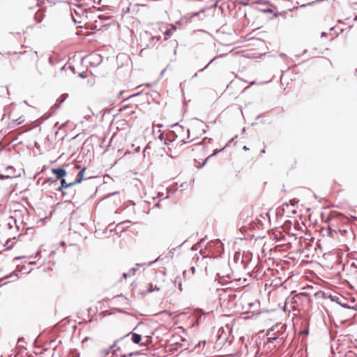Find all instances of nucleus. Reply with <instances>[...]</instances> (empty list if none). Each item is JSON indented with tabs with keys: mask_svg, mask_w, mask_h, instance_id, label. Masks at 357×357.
Masks as SVG:
<instances>
[{
	"mask_svg": "<svg viewBox=\"0 0 357 357\" xmlns=\"http://www.w3.org/2000/svg\"><path fill=\"white\" fill-rule=\"evenodd\" d=\"M128 275H130L128 273H125L123 274V277L124 278H126Z\"/></svg>",
	"mask_w": 357,
	"mask_h": 357,
	"instance_id": "14",
	"label": "nucleus"
},
{
	"mask_svg": "<svg viewBox=\"0 0 357 357\" xmlns=\"http://www.w3.org/2000/svg\"><path fill=\"white\" fill-rule=\"evenodd\" d=\"M89 62L91 66H96L102 62V57L97 53H93L89 56Z\"/></svg>",
	"mask_w": 357,
	"mask_h": 357,
	"instance_id": "3",
	"label": "nucleus"
},
{
	"mask_svg": "<svg viewBox=\"0 0 357 357\" xmlns=\"http://www.w3.org/2000/svg\"><path fill=\"white\" fill-rule=\"evenodd\" d=\"M116 346V342L114 343V344L111 347L112 348Z\"/></svg>",
	"mask_w": 357,
	"mask_h": 357,
	"instance_id": "23",
	"label": "nucleus"
},
{
	"mask_svg": "<svg viewBox=\"0 0 357 357\" xmlns=\"http://www.w3.org/2000/svg\"><path fill=\"white\" fill-rule=\"evenodd\" d=\"M285 331L284 324H277L273 326L269 331H268L267 342L271 343L275 340H278L280 335H282Z\"/></svg>",
	"mask_w": 357,
	"mask_h": 357,
	"instance_id": "2",
	"label": "nucleus"
},
{
	"mask_svg": "<svg viewBox=\"0 0 357 357\" xmlns=\"http://www.w3.org/2000/svg\"><path fill=\"white\" fill-rule=\"evenodd\" d=\"M22 121H23V120H20V119H18L17 124H20Z\"/></svg>",
	"mask_w": 357,
	"mask_h": 357,
	"instance_id": "16",
	"label": "nucleus"
},
{
	"mask_svg": "<svg viewBox=\"0 0 357 357\" xmlns=\"http://www.w3.org/2000/svg\"><path fill=\"white\" fill-rule=\"evenodd\" d=\"M68 96V93H63L59 97V98L56 100V102L51 108V109L53 110V112L60 107L61 105L66 100Z\"/></svg>",
	"mask_w": 357,
	"mask_h": 357,
	"instance_id": "4",
	"label": "nucleus"
},
{
	"mask_svg": "<svg viewBox=\"0 0 357 357\" xmlns=\"http://www.w3.org/2000/svg\"><path fill=\"white\" fill-rule=\"evenodd\" d=\"M173 142H174V140H168L167 141V140L165 139V144H167V145L170 144V143H172Z\"/></svg>",
	"mask_w": 357,
	"mask_h": 357,
	"instance_id": "13",
	"label": "nucleus"
},
{
	"mask_svg": "<svg viewBox=\"0 0 357 357\" xmlns=\"http://www.w3.org/2000/svg\"><path fill=\"white\" fill-rule=\"evenodd\" d=\"M187 132L189 134V132H190V130L189 129H187Z\"/></svg>",
	"mask_w": 357,
	"mask_h": 357,
	"instance_id": "28",
	"label": "nucleus"
},
{
	"mask_svg": "<svg viewBox=\"0 0 357 357\" xmlns=\"http://www.w3.org/2000/svg\"><path fill=\"white\" fill-rule=\"evenodd\" d=\"M80 76L84 77V74H80Z\"/></svg>",
	"mask_w": 357,
	"mask_h": 357,
	"instance_id": "27",
	"label": "nucleus"
},
{
	"mask_svg": "<svg viewBox=\"0 0 357 357\" xmlns=\"http://www.w3.org/2000/svg\"><path fill=\"white\" fill-rule=\"evenodd\" d=\"M261 152H262V153H264V152H265V149H263V150L261 151Z\"/></svg>",
	"mask_w": 357,
	"mask_h": 357,
	"instance_id": "31",
	"label": "nucleus"
},
{
	"mask_svg": "<svg viewBox=\"0 0 357 357\" xmlns=\"http://www.w3.org/2000/svg\"><path fill=\"white\" fill-rule=\"evenodd\" d=\"M169 31H170L169 30L166 31H165V35H166V36H168V35H169Z\"/></svg>",
	"mask_w": 357,
	"mask_h": 357,
	"instance_id": "21",
	"label": "nucleus"
},
{
	"mask_svg": "<svg viewBox=\"0 0 357 357\" xmlns=\"http://www.w3.org/2000/svg\"><path fill=\"white\" fill-rule=\"evenodd\" d=\"M197 73H195L194 77H197Z\"/></svg>",
	"mask_w": 357,
	"mask_h": 357,
	"instance_id": "30",
	"label": "nucleus"
},
{
	"mask_svg": "<svg viewBox=\"0 0 357 357\" xmlns=\"http://www.w3.org/2000/svg\"><path fill=\"white\" fill-rule=\"evenodd\" d=\"M213 59H212L204 68H202L200 71H203L206 68H208V66L213 62Z\"/></svg>",
	"mask_w": 357,
	"mask_h": 357,
	"instance_id": "12",
	"label": "nucleus"
},
{
	"mask_svg": "<svg viewBox=\"0 0 357 357\" xmlns=\"http://www.w3.org/2000/svg\"><path fill=\"white\" fill-rule=\"evenodd\" d=\"M190 270L192 271V273H194L195 271V268L192 266L191 267Z\"/></svg>",
	"mask_w": 357,
	"mask_h": 357,
	"instance_id": "15",
	"label": "nucleus"
},
{
	"mask_svg": "<svg viewBox=\"0 0 357 357\" xmlns=\"http://www.w3.org/2000/svg\"><path fill=\"white\" fill-rule=\"evenodd\" d=\"M255 84V82H250V85H252V84Z\"/></svg>",
	"mask_w": 357,
	"mask_h": 357,
	"instance_id": "25",
	"label": "nucleus"
},
{
	"mask_svg": "<svg viewBox=\"0 0 357 357\" xmlns=\"http://www.w3.org/2000/svg\"><path fill=\"white\" fill-rule=\"evenodd\" d=\"M131 340L134 343L139 344L142 340V335L137 333H132Z\"/></svg>",
	"mask_w": 357,
	"mask_h": 357,
	"instance_id": "7",
	"label": "nucleus"
},
{
	"mask_svg": "<svg viewBox=\"0 0 357 357\" xmlns=\"http://www.w3.org/2000/svg\"><path fill=\"white\" fill-rule=\"evenodd\" d=\"M149 149V146H146L144 149V152H145Z\"/></svg>",
	"mask_w": 357,
	"mask_h": 357,
	"instance_id": "22",
	"label": "nucleus"
},
{
	"mask_svg": "<svg viewBox=\"0 0 357 357\" xmlns=\"http://www.w3.org/2000/svg\"><path fill=\"white\" fill-rule=\"evenodd\" d=\"M153 263V261H151L149 263V265H151Z\"/></svg>",
	"mask_w": 357,
	"mask_h": 357,
	"instance_id": "32",
	"label": "nucleus"
},
{
	"mask_svg": "<svg viewBox=\"0 0 357 357\" xmlns=\"http://www.w3.org/2000/svg\"><path fill=\"white\" fill-rule=\"evenodd\" d=\"M76 183H75V181L70 182V183H67L65 179L62 178V180L61 181V185L59 186L56 190L58 191H61L63 188H66L68 187L73 186Z\"/></svg>",
	"mask_w": 357,
	"mask_h": 357,
	"instance_id": "6",
	"label": "nucleus"
},
{
	"mask_svg": "<svg viewBox=\"0 0 357 357\" xmlns=\"http://www.w3.org/2000/svg\"><path fill=\"white\" fill-rule=\"evenodd\" d=\"M84 172H85V168H82V169L79 172L78 175H77L78 178H77V179H76V180L75 181V183L76 184L81 183V181H82V179H83V176H84Z\"/></svg>",
	"mask_w": 357,
	"mask_h": 357,
	"instance_id": "8",
	"label": "nucleus"
},
{
	"mask_svg": "<svg viewBox=\"0 0 357 357\" xmlns=\"http://www.w3.org/2000/svg\"><path fill=\"white\" fill-rule=\"evenodd\" d=\"M52 172L56 175L57 178L56 180L53 181L54 183H56L58 179L64 177L67 174L66 171L62 168H54L52 169Z\"/></svg>",
	"mask_w": 357,
	"mask_h": 357,
	"instance_id": "5",
	"label": "nucleus"
},
{
	"mask_svg": "<svg viewBox=\"0 0 357 357\" xmlns=\"http://www.w3.org/2000/svg\"><path fill=\"white\" fill-rule=\"evenodd\" d=\"M50 116V114L47 115V116H45L44 119H47L49 116Z\"/></svg>",
	"mask_w": 357,
	"mask_h": 357,
	"instance_id": "24",
	"label": "nucleus"
},
{
	"mask_svg": "<svg viewBox=\"0 0 357 357\" xmlns=\"http://www.w3.org/2000/svg\"><path fill=\"white\" fill-rule=\"evenodd\" d=\"M22 121H23V120H20V119H18L17 124H20Z\"/></svg>",
	"mask_w": 357,
	"mask_h": 357,
	"instance_id": "17",
	"label": "nucleus"
},
{
	"mask_svg": "<svg viewBox=\"0 0 357 357\" xmlns=\"http://www.w3.org/2000/svg\"><path fill=\"white\" fill-rule=\"evenodd\" d=\"M160 38V36H152L148 31H145L143 34L141 35L140 38L142 45L144 46V47L142 49L140 54L145 48L151 47L155 45L156 43L159 41Z\"/></svg>",
	"mask_w": 357,
	"mask_h": 357,
	"instance_id": "1",
	"label": "nucleus"
},
{
	"mask_svg": "<svg viewBox=\"0 0 357 357\" xmlns=\"http://www.w3.org/2000/svg\"><path fill=\"white\" fill-rule=\"evenodd\" d=\"M220 151H221V149L220 150ZM218 152H219V151H215L214 153H213L212 155H211L210 156H208V157L205 160L204 162L203 163V165H204L206 164V162H207V160H208L211 157H212V156H213V155H216Z\"/></svg>",
	"mask_w": 357,
	"mask_h": 357,
	"instance_id": "10",
	"label": "nucleus"
},
{
	"mask_svg": "<svg viewBox=\"0 0 357 357\" xmlns=\"http://www.w3.org/2000/svg\"><path fill=\"white\" fill-rule=\"evenodd\" d=\"M75 22H77L76 20L73 17Z\"/></svg>",
	"mask_w": 357,
	"mask_h": 357,
	"instance_id": "29",
	"label": "nucleus"
},
{
	"mask_svg": "<svg viewBox=\"0 0 357 357\" xmlns=\"http://www.w3.org/2000/svg\"><path fill=\"white\" fill-rule=\"evenodd\" d=\"M11 176H9V175H3V174H1L0 175V178L1 179H3V178H10Z\"/></svg>",
	"mask_w": 357,
	"mask_h": 357,
	"instance_id": "11",
	"label": "nucleus"
},
{
	"mask_svg": "<svg viewBox=\"0 0 357 357\" xmlns=\"http://www.w3.org/2000/svg\"><path fill=\"white\" fill-rule=\"evenodd\" d=\"M22 121H23V120H20V119H18L17 124H20Z\"/></svg>",
	"mask_w": 357,
	"mask_h": 357,
	"instance_id": "18",
	"label": "nucleus"
},
{
	"mask_svg": "<svg viewBox=\"0 0 357 357\" xmlns=\"http://www.w3.org/2000/svg\"><path fill=\"white\" fill-rule=\"evenodd\" d=\"M243 149V150H245V151L248 150V148L246 146H244Z\"/></svg>",
	"mask_w": 357,
	"mask_h": 357,
	"instance_id": "20",
	"label": "nucleus"
},
{
	"mask_svg": "<svg viewBox=\"0 0 357 357\" xmlns=\"http://www.w3.org/2000/svg\"><path fill=\"white\" fill-rule=\"evenodd\" d=\"M139 266H140V264H137L136 265V267H134V268H131V269L130 270V271L128 272L129 275H134V274H135V271H136L137 270H138V269H139Z\"/></svg>",
	"mask_w": 357,
	"mask_h": 357,
	"instance_id": "9",
	"label": "nucleus"
},
{
	"mask_svg": "<svg viewBox=\"0 0 357 357\" xmlns=\"http://www.w3.org/2000/svg\"><path fill=\"white\" fill-rule=\"evenodd\" d=\"M181 144H185L186 142L184 141V139H181Z\"/></svg>",
	"mask_w": 357,
	"mask_h": 357,
	"instance_id": "19",
	"label": "nucleus"
},
{
	"mask_svg": "<svg viewBox=\"0 0 357 357\" xmlns=\"http://www.w3.org/2000/svg\"><path fill=\"white\" fill-rule=\"evenodd\" d=\"M179 289L181 290V284H179Z\"/></svg>",
	"mask_w": 357,
	"mask_h": 357,
	"instance_id": "26",
	"label": "nucleus"
}]
</instances>
